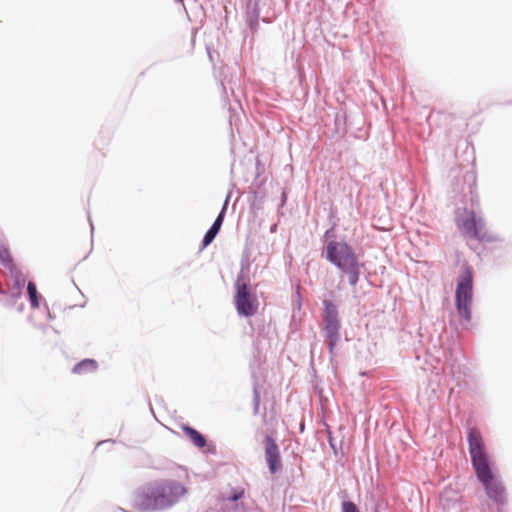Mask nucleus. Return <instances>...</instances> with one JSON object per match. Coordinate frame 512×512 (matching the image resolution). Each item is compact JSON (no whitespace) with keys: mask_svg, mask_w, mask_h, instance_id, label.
<instances>
[{"mask_svg":"<svg viewBox=\"0 0 512 512\" xmlns=\"http://www.w3.org/2000/svg\"><path fill=\"white\" fill-rule=\"evenodd\" d=\"M225 210H226V204L223 206L222 211L217 216L216 220L214 221V223L212 224L210 229L204 235L203 247L208 246L214 240V238L216 237V235L220 231L221 226H222L223 221H224Z\"/></svg>","mask_w":512,"mask_h":512,"instance_id":"nucleus-9","label":"nucleus"},{"mask_svg":"<svg viewBox=\"0 0 512 512\" xmlns=\"http://www.w3.org/2000/svg\"><path fill=\"white\" fill-rule=\"evenodd\" d=\"M342 512H360L358 507L351 501H344L342 503Z\"/></svg>","mask_w":512,"mask_h":512,"instance_id":"nucleus-14","label":"nucleus"},{"mask_svg":"<svg viewBox=\"0 0 512 512\" xmlns=\"http://www.w3.org/2000/svg\"><path fill=\"white\" fill-rule=\"evenodd\" d=\"M325 256L330 263L348 275L351 285L357 284L361 265L350 245L345 241L331 240L326 244Z\"/></svg>","mask_w":512,"mask_h":512,"instance_id":"nucleus-2","label":"nucleus"},{"mask_svg":"<svg viewBox=\"0 0 512 512\" xmlns=\"http://www.w3.org/2000/svg\"><path fill=\"white\" fill-rule=\"evenodd\" d=\"M244 494L245 490L243 488L236 489L230 496L226 498V500L230 502H236L239 499L243 498Z\"/></svg>","mask_w":512,"mask_h":512,"instance_id":"nucleus-13","label":"nucleus"},{"mask_svg":"<svg viewBox=\"0 0 512 512\" xmlns=\"http://www.w3.org/2000/svg\"><path fill=\"white\" fill-rule=\"evenodd\" d=\"M324 334L328 343L330 353H333L334 347L339 339L340 324L335 306L329 301H324Z\"/></svg>","mask_w":512,"mask_h":512,"instance_id":"nucleus-7","label":"nucleus"},{"mask_svg":"<svg viewBox=\"0 0 512 512\" xmlns=\"http://www.w3.org/2000/svg\"><path fill=\"white\" fill-rule=\"evenodd\" d=\"M456 224L460 232L470 238L483 240L487 236L483 219L477 217L474 211L465 210L464 214L457 218Z\"/></svg>","mask_w":512,"mask_h":512,"instance_id":"nucleus-6","label":"nucleus"},{"mask_svg":"<svg viewBox=\"0 0 512 512\" xmlns=\"http://www.w3.org/2000/svg\"><path fill=\"white\" fill-rule=\"evenodd\" d=\"M234 304L239 315L250 317L258 310V301L249 289V281L243 275H239L235 282Z\"/></svg>","mask_w":512,"mask_h":512,"instance_id":"nucleus-5","label":"nucleus"},{"mask_svg":"<svg viewBox=\"0 0 512 512\" xmlns=\"http://www.w3.org/2000/svg\"><path fill=\"white\" fill-rule=\"evenodd\" d=\"M265 459L271 474H275L282 467L281 455L279 447L271 434H267L264 438Z\"/></svg>","mask_w":512,"mask_h":512,"instance_id":"nucleus-8","label":"nucleus"},{"mask_svg":"<svg viewBox=\"0 0 512 512\" xmlns=\"http://www.w3.org/2000/svg\"><path fill=\"white\" fill-rule=\"evenodd\" d=\"M98 368V363L93 359H84L77 363L72 372L79 375L94 373Z\"/></svg>","mask_w":512,"mask_h":512,"instance_id":"nucleus-10","label":"nucleus"},{"mask_svg":"<svg viewBox=\"0 0 512 512\" xmlns=\"http://www.w3.org/2000/svg\"><path fill=\"white\" fill-rule=\"evenodd\" d=\"M2 261H10V255L7 250L0 252Z\"/></svg>","mask_w":512,"mask_h":512,"instance_id":"nucleus-16","label":"nucleus"},{"mask_svg":"<svg viewBox=\"0 0 512 512\" xmlns=\"http://www.w3.org/2000/svg\"><path fill=\"white\" fill-rule=\"evenodd\" d=\"M455 304L459 316L469 322L473 305V275L469 267H465L457 278Z\"/></svg>","mask_w":512,"mask_h":512,"instance_id":"nucleus-3","label":"nucleus"},{"mask_svg":"<svg viewBox=\"0 0 512 512\" xmlns=\"http://www.w3.org/2000/svg\"><path fill=\"white\" fill-rule=\"evenodd\" d=\"M254 404H255V411L258 410L259 404H260V396L257 390L254 391Z\"/></svg>","mask_w":512,"mask_h":512,"instance_id":"nucleus-15","label":"nucleus"},{"mask_svg":"<svg viewBox=\"0 0 512 512\" xmlns=\"http://www.w3.org/2000/svg\"><path fill=\"white\" fill-rule=\"evenodd\" d=\"M27 291L29 294L30 302L33 307H38V294H37V288L36 285L32 282H29L27 285Z\"/></svg>","mask_w":512,"mask_h":512,"instance_id":"nucleus-12","label":"nucleus"},{"mask_svg":"<svg viewBox=\"0 0 512 512\" xmlns=\"http://www.w3.org/2000/svg\"><path fill=\"white\" fill-rule=\"evenodd\" d=\"M187 493L185 486L177 481L165 480L149 489L148 497L153 499L154 507L174 504Z\"/></svg>","mask_w":512,"mask_h":512,"instance_id":"nucleus-4","label":"nucleus"},{"mask_svg":"<svg viewBox=\"0 0 512 512\" xmlns=\"http://www.w3.org/2000/svg\"><path fill=\"white\" fill-rule=\"evenodd\" d=\"M182 431L189 438V440L198 448H203L206 445L205 437L198 432L196 429L188 426L182 425Z\"/></svg>","mask_w":512,"mask_h":512,"instance_id":"nucleus-11","label":"nucleus"},{"mask_svg":"<svg viewBox=\"0 0 512 512\" xmlns=\"http://www.w3.org/2000/svg\"><path fill=\"white\" fill-rule=\"evenodd\" d=\"M467 440L471 463L477 479L482 483L487 496L492 501L504 503L505 487L493 472L481 432L477 428H469Z\"/></svg>","mask_w":512,"mask_h":512,"instance_id":"nucleus-1","label":"nucleus"}]
</instances>
